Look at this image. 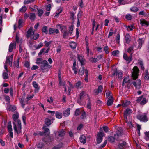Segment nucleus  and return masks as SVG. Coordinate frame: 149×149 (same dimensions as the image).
Instances as JSON below:
<instances>
[{
    "mask_svg": "<svg viewBox=\"0 0 149 149\" xmlns=\"http://www.w3.org/2000/svg\"><path fill=\"white\" fill-rule=\"evenodd\" d=\"M126 144L125 142L123 141H120L117 146V148L119 149H123L124 148Z\"/></svg>",
    "mask_w": 149,
    "mask_h": 149,
    "instance_id": "obj_12",
    "label": "nucleus"
},
{
    "mask_svg": "<svg viewBox=\"0 0 149 149\" xmlns=\"http://www.w3.org/2000/svg\"><path fill=\"white\" fill-rule=\"evenodd\" d=\"M120 39V35L118 34L116 36V42L118 43H119V40Z\"/></svg>",
    "mask_w": 149,
    "mask_h": 149,
    "instance_id": "obj_61",
    "label": "nucleus"
},
{
    "mask_svg": "<svg viewBox=\"0 0 149 149\" xmlns=\"http://www.w3.org/2000/svg\"><path fill=\"white\" fill-rule=\"evenodd\" d=\"M132 83L136 88L139 89L140 88L141 84V81L140 80L138 79L135 81L133 82Z\"/></svg>",
    "mask_w": 149,
    "mask_h": 149,
    "instance_id": "obj_8",
    "label": "nucleus"
},
{
    "mask_svg": "<svg viewBox=\"0 0 149 149\" xmlns=\"http://www.w3.org/2000/svg\"><path fill=\"white\" fill-rule=\"evenodd\" d=\"M141 24L142 26L149 25V22L145 19H141L140 20Z\"/></svg>",
    "mask_w": 149,
    "mask_h": 149,
    "instance_id": "obj_20",
    "label": "nucleus"
},
{
    "mask_svg": "<svg viewBox=\"0 0 149 149\" xmlns=\"http://www.w3.org/2000/svg\"><path fill=\"white\" fill-rule=\"evenodd\" d=\"M123 81L124 82H125V83H127L129 81V77H125L123 79Z\"/></svg>",
    "mask_w": 149,
    "mask_h": 149,
    "instance_id": "obj_62",
    "label": "nucleus"
},
{
    "mask_svg": "<svg viewBox=\"0 0 149 149\" xmlns=\"http://www.w3.org/2000/svg\"><path fill=\"white\" fill-rule=\"evenodd\" d=\"M85 70V69H84V66H82L80 69L79 70V74L81 75H83L84 73Z\"/></svg>",
    "mask_w": 149,
    "mask_h": 149,
    "instance_id": "obj_29",
    "label": "nucleus"
},
{
    "mask_svg": "<svg viewBox=\"0 0 149 149\" xmlns=\"http://www.w3.org/2000/svg\"><path fill=\"white\" fill-rule=\"evenodd\" d=\"M26 9L27 8L26 6H23L21 8L19 9V11L22 13H24L26 11Z\"/></svg>",
    "mask_w": 149,
    "mask_h": 149,
    "instance_id": "obj_48",
    "label": "nucleus"
},
{
    "mask_svg": "<svg viewBox=\"0 0 149 149\" xmlns=\"http://www.w3.org/2000/svg\"><path fill=\"white\" fill-rule=\"evenodd\" d=\"M90 61L92 62H96L97 61V58H91L90 59Z\"/></svg>",
    "mask_w": 149,
    "mask_h": 149,
    "instance_id": "obj_55",
    "label": "nucleus"
},
{
    "mask_svg": "<svg viewBox=\"0 0 149 149\" xmlns=\"http://www.w3.org/2000/svg\"><path fill=\"white\" fill-rule=\"evenodd\" d=\"M100 93L103 90V87L101 85L99 86L98 88L97 89Z\"/></svg>",
    "mask_w": 149,
    "mask_h": 149,
    "instance_id": "obj_64",
    "label": "nucleus"
},
{
    "mask_svg": "<svg viewBox=\"0 0 149 149\" xmlns=\"http://www.w3.org/2000/svg\"><path fill=\"white\" fill-rule=\"evenodd\" d=\"M47 29V27L46 26H44L42 28V30L43 32L45 34H47L48 32Z\"/></svg>",
    "mask_w": 149,
    "mask_h": 149,
    "instance_id": "obj_42",
    "label": "nucleus"
},
{
    "mask_svg": "<svg viewBox=\"0 0 149 149\" xmlns=\"http://www.w3.org/2000/svg\"><path fill=\"white\" fill-rule=\"evenodd\" d=\"M43 63L41 65L40 68L43 72H47L51 66L48 64L46 60H45Z\"/></svg>",
    "mask_w": 149,
    "mask_h": 149,
    "instance_id": "obj_4",
    "label": "nucleus"
},
{
    "mask_svg": "<svg viewBox=\"0 0 149 149\" xmlns=\"http://www.w3.org/2000/svg\"><path fill=\"white\" fill-rule=\"evenodd\" d=\"M130 104V102L129 101H126L124 102L122 104V106L124 107H126Z\"/></svg>",
    "mask_w": 149,
    "mask_h": 149,
    "instance_id": "obj_32",
    "label": "nucleus"
},
{
    "mask_svg": "<svg viewBox=\"0 0 149 149\" xmlns=\"http://www.w3.org/2000/svg\"><path fill=\"white\" fill-rule=\"evenodd\" d=\"M56 33L57 34L59 32V30L57 29H54L53 28H50L49 29V34L51 35L53 34L54 33Z\"/></svg>",
    "mask_w": 149,
    "mask_h": 149,
    "instance_id": "obj_17",
    "label": "nucleus"
},
{
    "mask_svg": "<svg viewBox=\"0 0 149 149\" xmlns=\"http://www.w3.org/2000/svg\"><path fill=\"white\" fill-rule=\"evenodd\" d=\"M75 86L77 89L81 88L82 87V83L79 81L75 84Z\"/></svg>",
    "mask_w": 149,
    "mask_h": 149,
    "instance_id": "obj_30",
    "label": "nucleus"
},
{
    "mask_svg": "<svg viewBox=\"0 0 149 149\" xmlns=\"http://www.w3.org/2000/svg\"><path fill=\"white\" fill-rule=\"evenodd\" d=\"M70 109L68 108L65 110L63 112V114L64 116L67 117L70 114Z\"/></svg>",
    "mask_w": 149,
    "mask_h": 149,
    "instance_id": "obj_23",
    "label": "nucleus"
},
{
    "mask_svg": "<svg viewBox=\"0 0 149 149\" xmlns=\"http://www.w3.org/2000/svg\"><path fill=\"white\" fill-rule=\"evenodd\" d=\"M125 40L126 42L128 44L131 40V37L127 33L125 36Z\"/></svg>",
    "mask_w": 149,
    "mask_h": 149,
    "instance_id": "obj_24",
    "label": "nucleus"
},
{
    "mask_svg": "<svg viewBox=\"0 0 149 149\" xmlns=\"http://www.w3.org/2000/svg\"><path fill=\"white\" fill-rule=\"evenodd\" d=\"M32 85L35 88L36 90H38L39 89V88L38 86V84L36 82H33Z\"/></svg>",
    "mask_w": 149,
    "mask_h": 149,
    "instance_id": "obj_34",
    "label": "nucleus"
},
{
    "mask_svg": "<svg viewBox=\"0 0 149 149\" xmlns=\"http://www.w3.org/2000/svg\"><path fill=\"white\" fill-rule=\"evenodd\" d=\"M145 78L147 79H149V74L148 70H146V73L145 74Z\"/></svg>",
    "mask_w": 149,
    "mask_h": 149,
    "instance_id": "obj_59",
    "label": "nucleus"
},
{
    "mask_svg": "<svg viewBox=\"0 0 149 149\" xmlns=\"http://www.w3.org/2000/svg\"><path fill=\"white\" fill-rule=\"evenodd\" d=\"M148 102V100L146 98H143L140 103V104L141 105H144L145 104Z\"/></svg>",
    "mask_w": 149,
    "mask_h": 149,
    "instance_id": "obj_35",
    "label": "nucleus"
},
{
    "mask_svg": "<svg viewBox=\"0 0 149 149\" xmlns=\"http://www.w3.org/2000/svg\"><path fill=\"white\" fill-rule=\"evenodd\" d=\"M86 116V114L84 110H83L82 111L81 115V118L82 119H84Z\"/></svg>",
    "mask_w": 149,
    "mask_h": 149,
    "instance_id": "obj_47",
    "label": "nucleus"
},
{
    "mask_svg": "<svg viewBox=\"0 0 149 149\" xmlns=\"http://www.w3.org/2000/svg\"><path fill=\"white\" fill-rule=\"evenodd\" d=\"M123 58L124 59L128 61L129 63H130L132 59V56L131 54H130V56L128 57L127 54L124 53L123 55Z\"/></svg>",
    "mask_w": 149,
    "mask_h": 149,
    "instance_id": "obj_10",
    "label": "nucleus"
},
{
    "mask_svg": "<svg viewBox=\"0 0 149 149\" xmlns=\"http://www.w3.org/2000/svg\"><path fill=\"white\" fill-rule=\"evenodd\" d=\"M145 138L146 140H149V132H146L145 133Z\"/></svg>",
    "mask_w": 149,
    "mask_h": 149,
    "instance_id": "obj_51",
    "label": "nucleus"
},
{
    "mask_svg": "<svg viewBox=\"0 0 149 149\" xmlns=\"http://www.w3.org/2000/svg\"><path fill=\"white\" fill-rule=\"evenodd\" d=\"M86 40V49L87 51V54L88 56H89V49L88 47V38L86 36L85 38Z\"/></svg>",
    "mask_w": 149,
    "mask_h": 149,
    "instance_id": "obj_18",
    "label": "nucleus"
},
{
    "mask_svg": "<svg viewBox=\"0 0 149 149\" xmlns=\"http://www.w3.org/2000/svg\"><path fill=\"white\" fill-rule=\"evenodd\" d=\"M109 49L108 47L107 46H105L104 48V50L106 54H108L109 53Z\"/></svg>",
    "mask_w": 149,
    "mask_h": 149,
    "instance_id": "obj_58",
    "label": "nucleus"
},
{
    "mask_svg": "<svg viewBox=\"0 0 149 149\" xmlns=\"http://www.w3.org/2000/svg\"><path fill=\"white\" fill-rule=\"evenodd\" d=\"M78 58L81 64L82 65H84L85 60L84 58V56H82L78 55Z\"/></svg>",
    "mask_w": 149,
    "mask_h": 149,
    "instance_id": "obj_13",
    "label": "nucleus"
},
{
    "mask_svg": "<svg viewBox=\"0 0 149 149\" xmlns=\"http://www.w3.org/2000/svg\"><path fill=\"white\" fill-rule=\"evenodd\" d=\"M56 116L57 118L60 119L62 117V113L59 112H56Z\"/></svg>",
    "mask_w": 149,
    "mask_h": 149,
    "instance_id": "obj_40",
    "label": "nucleus"
},
{
    "mask_svg": "<svg viewBox=\"0 0 149 149\" xmlns=\"http://www.w3.org/2000/svg\"><path fill=\"white\" fill-rule=\"evenodd\" d=\"M35 0H24V4H29L34 2Z\"/></svg>",
    "mask_w": 149,
    "mask_h": 149,
    "instance_id": "obj_44",
    "label": "nucleus"
},
{
    "mask_svg": "<svg viewBox=\"0 0 149 149\" xmlns=\"http://www.w3.org/2000/svg\"><path fill=\"white\" fill-rule=\"evenodd\" d=\"M137 118L140 121L144 122L148 121V118L147 117V114L146 113H142L138 114L137 116Z\"/></svg>",
    "mask_w": 149,
    "mask_h": 149,
    "instance_id": "obj_6",
    "label": "nucleus"
},
{
    "mask_svg": "<svg viewBox=\"0 0 149 149\" xmlns=\"http://www.w3.org/2000/svg\"><path fill=\"white\" fill-rule=\"evenodd\" d=\"M80 142L83 143H85L86 142V137L84 135H81L80 138Z\"/></svg>",
    "mask_w": 149,
    "mask_h": 149,
    "instance_id": "obj_31",
    "label": "nucleus"
},
{
    "mask_svg": "<svg viewBox=\"0 0 149 149\" xmlns=\"http://www.w3.org/2000/svg\"><path fill=\"white\" fill-rule=\"evenodd\" d=\"M38 15L39 16H41L43 14V12L42 9H39L38 11Z\"/></svg>",
    "mask_w": 149,
    "mask_h": 149,
    "instance_id": "obj_56",
    "label": "nucleus"
},
{
    "mask_svg": "<svg viewBox=\"0 0 149 149\" xmlns=\"http://www.w3.org/2000/svg\"><path fill=\"white\" fill-rule=\"evenodd\" d=\"M135 45H133L132 46L130 47H129L127 49V52L130 53V54L132 55V52L133 51V47Z\"/></svg>",
    "mask_w": 149,
    "mask_h": 149,
    "instance_id": "obj_33",
    "label": "nucleus"
},
{
    "mask_svg": "<svg viewBox=\"0 0 149 149\" xmlns=\"http://www.w3.org/2000/svg\"><path fill=\"white\" fill-rule=\"evenodd\" d=\"M43 128L44 130V134H45L47 135H49L50 134L49 130L48 128H46V127H43Z\"/></svg>",
    "mask_w": 149,
    "mask_h": 149,
    "instance_id": "obj_28",
    "label": "nucleus"
},
{
    "mask_svg": "<svg viewBox=\"0 0 149 149\" xmlns=\"http://www.w3.org/2000/svg\"><path fill=\"white\" fill-rule=\"evenodd\" d=\"M43 45V43L40 42L38 45H34L33 46V47L36 49H38L42 47Z\"/></svg>",
    "mask_w": 149,
    "mask_h": 149,
    "instance_id": "obj_27",
    "label": "nucleus"
},
{
    "mask_svg": "<svg viewBox=\"0 0 149 149\" xmlns=\"http://www.w3.org/2000/svg\"><path fill=\"white\" fill-rule=\"evenodd\" d=\"M32 30V27L29 28L27 32V36L28 38L30 37L34 40H36L38 38L39 34L37 33H34Z\"/></svg>",
    "mask_w": 149,
    "mask_h": 149,
    "instance_id": "obj_2",
    "label": "nucleus"
},
{
    "mask_svg": "<svg viewBox=\"0 0 149 149\" xmlns=\"http://www.w3.org/2000/svg\"><path fill=\"white\" fill-rule=\"evenodd\" d=\"M70 47L74 49L76 47V43L73 42H70Z\"/></svg>",
    "mask_w": 149,
    "mask_h": 149,
    "instance_id": "obj_43",
    "label": "nucleus"
},
{
    "mask_svg": "<svg viewBox=\"0 0 149 149\" xmlns=\"http://www.w3.org/2000/svg\"><path fill=\"white\" fill-rule=\"evenodd\" d=\"M16 44L15 42L10 43L9 45V51L11 52L13 49L16 48Z\"/></svg>",
    "mask_w": 149,
    "mask_h": 149,
    "instance_id": "obj_14",
    "label": "nucleus"
},
{
    "mask_svg": "<svg viewBox=\"0 0 149 149\" xmlns=\"http://www.w3.org/2000/svg\"><path fill=\"white\" fill-rule=\"evenodd\" d=\"M47 101L48 102L51 103L53 102V99L52 97H50L47 99Z\"/></svg>",
    "mask_w": 149,
    "mask_h": 149,
    "instance_id": "obj_63",
    "label": "nucleus"
},
{
    "mask_svg": "<svg viewBox=\"0 0 149 149\" xmlns=\"http://www.w3.org/2000/svg\"><path fill=\"white\" fill-rule=\"evenodd\" d=\"M132 112V110L129 109H127L124 112V115L128 116Z\"/></svg>",
    "mask_w": 149,
    "mask_h": 149,
    "instance_id": "obj_36",
    "label": "nucleus"
},
{
    "mask_svg": "<svg viewBox=\"0 0 149 149\" xmlns=\"http://www.w3.org/2000/svg\"><path fill=\"white\" fill-rule=\"evenodd\" d=\"M13 55L12 54L10 56H8L6 57V63L9 64L10 66L12 65V62Z\"/></svg>",
    "mask_w": 149,
    "mask_h": 149,
    "instance_id": "obj_9",
    "label": "nucleus"
},
{
    "mask_svg": "<svg viewBox=\"0 0 149 149\" xmlns=\"http://www.w3.org/2000/svg\"><path fill=\"white\" fill-rule=\"evenodd\" d=\"M138 61V63L140 65L141 69L143 70H144L145 69V68L144 66L143 63V61L140 60H139Z\"/></svg>",
    "mask_w": 149,
    "mask_h": 149,
    "instance_id": "obj_38",
    "label": "nucleus"
},
{
    "mask_svg": "<svg viewBox=\"0 0 149 149\" xmlns=\"http://www.w3.org/2000/svg\"><path fill=\"white\" fill-rule=\"evenodd\" d=\"M45 50V48H43L42 49L40 50V52L38 53V55H40L44 53V54L45 53H47L49 52V50H50V48L49 47L47 49L46 51L45 52H44V51Z\"/></svg>",
    "mask_w": 149,
    "mask_h": 149,
    "instance_id": "obj_22",
    "label": "nucleus"
},
{
    "mask_svg": "<svg viewBox=\"0 0 149 149\" xmlns=\"http://www.w3.org/2000/svg\"><path fill=\"white\" fill-rule=\"evenodd\" d=\"M122 129L121 127H118L117 130L116 134H115L114 137L113 136H110L108 138V140L111 143L114 142L115 140H118L123 134Z\"/></svg>",
    "mask_w": 149,
    "mask_h": 149,
    "instance_id": "obj_1",
    "label": "nucleus"
},
{
    "mask_svg": "<svg viewBox=\"0 0 149 149\" xmlns=\"http://www.w3.org/2000/svg\"><path fill=\"white\" fill-rule=\"evenodd\" d=\"M143 97V95H142L139 97L137 98V99L136 100V101L138 103H140L142 98Z\"/></svg>",
    "mask_w": 149,
    "mask_h": 149,
    "instance_id": "obj_54",
    "label": "nucleus"
},
{
    "mask_svg": "<svg viewBox=\"0 0 149 149\" xmlns=\"http://www.w3.org/2000/svg\"><path fill=\"white\" fill-rule=\"evenodd\" d=\"M80 114V111L79 109H77L75 112L74 115L78 116Z\"/></svg>",
    "mask_w": 149,
    "mask_h": 149,
    "instance_id": "obj_46",
    "label": "nucleus"
},
{
    "mask_svg": "<svg viewBox=\"0 0 149 149\" xmlns=\"http://www.w3.org/2000/svg\"><path fill=\"white\" fill-rule=\"evenodd\" d=\"M111 92L109 91L108 90L107 91L106 93V97L107 98H108V97H110L111 96Z\"/></svg>",
    "mask_w": 149,
    "mask_h": 149,
    "instance_id": "obj_53",
    "label": "nucleus"
},
{
    "mask_svg": "<svg viewBox=\"0 0 149 149\" xmlns=\"http://www.w3.org/2000/svg\"><path fill=\"white\" fill-rule=\"evenodd\" d=\"M14 125L13 127L15 132H16L17 134H19L21 132V125L20 120H18L17 123H15V122H13Z\"/></svg>",
    "mask_w": 149,
    "mask_h": 149,
    "instance_id": "obj_3",
    "label": "nucleus"
},
{
    "mask_svg": "<svg viewBox=\"0 0 149 149\" xmlns=\"http://www.w3.org/2000/svg\"><path fill=\"white\" fill-rule=\"evenodd\" d=\"M119 51L118 50H114L111 52L113 56H116L119 54Z\"/></svg>",
    "mask_w": 149,
    "mask_h": 149,
    "instance_id": "obj_49",
    "label": "nucleus"
},
{
    "mask_svg": "<svg viewBox=\"0 0 149 149\" xmlns=\"http://www.w3.org/2000/svg\"><path fill=\"white\" fill-rule=\"evenodd\" d=\"M87 108L90 110H91V103L90 101V100H89V102L87 105Z\"/></svg>",
    "mask_w": 149,
    "mask_h": 149,
    "instance_id": "obj_60",
    "label": "nucleus"
},
{
    "mask_svg": "<svg viewBox=\"0 0 149 149\" xmlns=\"http://www.w3.org/2000/svg\"><path fill=\"white\" fill-rule=\"evenodd\" d=\"M45 122L47 126H49L53 123V120L48 118H46L45 119Z\"/></svg>",
    "mask_w": 149,
    "mask_h": 149,
    "instance_id": "obj_21",
    "label": "nucleus"
},
{
    "mask_svg": "<svg viewBox=\"0 0 149 149\" xmlns=\"http://www.w3.org/2000/svg\"><path fill=\"white\" fill-rule=\"evenodd\" d=\"M8 130L10 134L11 138H13V135L12 132V128L11 125V122L8 123V125L7 126Z\"/></svg>",
    "mask_w": 149,
    "mask_h": 149,
    "instance_id": "obj_11",
    "label": "nucleus"
},
{
    "mask_svg": "<svg viewBox=\"0 0 149 149\" xmlns=\"http://www.w3.org/2000/svg\"><path fill=\"white\" fill-rule=\"evenodd\" d=\"M19 115L17 113H15L13 115V120L14 121V122L15 123L16 122V123H17L18 120H19L18 119V118L19 117Z\"/></svg>",
    "mask_w": 149,
    "mask_h": 149,
    "instance_id": "obj_16",
    "label": "nucleus"
},
{
    "mask_svg": "<svg viewBox=\"0 0 149 149\" xmlns=\"http://www.w3.org/2000/svg\"><path fill=\"white\" fill-rule=\"evenodd\" d=\"M35 18V15L34 13H31L30 14L29 18L31 20H34Z\"/></svg>",
    "mask_w": 149,
    "mask_h": 149,
    "instance_id": "obj_45",
    "label": "nucleus"
},
{
    "mask_svg": "<svg viewBox=\"0 0 149 149\" xmlns=\"http://www.w3.org/2000/svg\"><path fill=\"white\" fill-rule=\"evenodd\" d=\"M132 70V76L134 79L135 80L138 78L139 70L137 66H134Z\"/></svg>",
    "mask_w": 149,
    "mask_h": 149,
    "instance_id": "obj_5",
    "label": "nucleus"
},
{
    "mask_svg": "<svg viewBox=\"0 0 149 149\" xmlns=\"http://www.w3.org/2000/svg\"><path fill=\"white\" fill-rule=\"evenodd\" d=\"M24 100L25 98L22 97L21 98L20 100V103L22 107V108H24V107L25 103H24Z\"/></svg>",
    "mask_w": 149,
    "mask_h": 149,
    "instance_id": "obj_41",
    "label": "nucleus"
},
{
    "mask_svg": "<svg viewBox=\"0 0 149 149\" xmlns=\"http://www.w3.org/2000/svg\"><path fill=\"white\" fill-rule=\"evenodd\" d=\"M138 9L137 7H132L130 9V10L133 12H136L138 11Z\"/></svg>",
    "mask_w": 149,
    "mask_h": 149,
    "instance_id": "obj_50",
    "label": "nucleus"
},
{
    "mask_svg": "<svg viewBox=\"0 0 149 149\" xmlns=\"http://www.w3.org/2000/svg\"><path fill=\"white\" fill-rule=\"evenodd\" d=\"M103 137V133L100 132L97 136V141L98 143H100L102 141Z\"/></svg>",
    "mask_w": 149,
    "mask_h": 149,
    "instance_id": "obj_7",
    "label": "nucleus"
},
{
    "mask_svg": "<svg viewBox=\"0 0 149 149\" xmlns=\"http://www.w3.org/2000/svg\"><path fill=\"white\" fill-rule=\"evenodd\" d=\"M125 17L127 19L129 20H130L132 18L131 15L130 14L127 15Z\"/></svg>",
    "mask_w": 149,
    "mask_h": 149,
    "instance_id": "obj_57",
    "label": "nucleus"
},
{
    "mask_svg": "<svg viewBox=\"0 0 149 149\" xmlns=\"http://www.w3.org/2000/svg\"><path fill=\"white\" fill-rule=\"evenodd\" d=\"M145 41V38H139L138 40V42L139 43V45L138 47L141 48L142 47V45L144 43Z\"/></svg>",
    "mask_w": 149,
    "mask_h": 149,
    "instance_id": "obj_19",
    "label": "nucleus"
},
{
    "mask_svg": "<svg viewBox=\"0 0 149 149\" xmlns=\"http://www.w3.org/2000/svg\"><path fill=\"white\" fill-rule=\"evenodd\" d=\"M113 102V99L112 96L109 97L108 99L107 104L108 106H110L112 105Z\"/></svg>",
    "mask_w": 149,
    "mask_h": 149,
    "instance_id": "obj_15",
    "label": "nucleus"
},
{
    "mask_svg": "<svg viewBox=\"0 0 149 149\" xmlns=\"http://www.w3.org/2000/svg\"><path fill=\"white\" fill-rule=\"evenodd\" d=\"M45 60H43L41 58H38L36 59V63L38 65L40 64L42 65V64L43 63V61Z\"/></svg>",
    "mask_w": 149,
    "mask_h": 149,
    "instance_id": "obj_25",
    "label": "nucleus"
},
{
    "mask_svg": "<svg viewBox=\"0 0 149 149\" xmlns=\"http://www.w3.org/2000/svg\"><path fill=\"white\" fill-rule=\"evenodd\" d=\"M52 41L47 42L46 41L44 42V43L45 44V47H48L51 44Z\"/></svg>",
    "mask_w": 149,
    "mask_h": 149,
    "instance_id": "obj_52",
    "label": "nucleus"
},
{
    "mask_svg": "<svg viewBox=\"0 0 149 149\" xmlns=\"http://www.w3.org/2000/svg\"><path fill=\"white\" fill-rule=\"evenodd\" d=\"M23 20L22 19H19L18 21V27L19 28H20L23 26Z\"/></svg>",
    "mask_w": 149,
    "mask_h": 149,
    "instance_id": "obj_37",
    "label": "nucleus"
},
{
    "mask_svg": "<svg viewBox=\"0 0 149 149\" xmlns=\"http://www.w3.org/2000/svg\"><path fill=\"white\" fill-rule=\"evenodd\" d=\"M8 71H3L2 76L4 79H6L8 78Z\"/></svg>",
    "mask_w": 149,
    "mask_h": 149,
    "instance_id": "obj_26",
    "label": "nucleus"
},
{
    "mask_svg": "<svg viewBox=\"0 0 149 149\" xmlns=\"http://www.w3.org/2000/svg\"><path fill=\"white\" fill-rule=\"evenodd\" d=\"M58 133V136L60 137H62L65 134V132L63 130H62L59 131Z\"/></svg>",
    "mask_w": 149,
    "mask_h": 149,
    "instance_id": "obj_39",
    "label": "nucleus"
}]
</instances>
